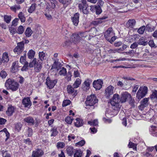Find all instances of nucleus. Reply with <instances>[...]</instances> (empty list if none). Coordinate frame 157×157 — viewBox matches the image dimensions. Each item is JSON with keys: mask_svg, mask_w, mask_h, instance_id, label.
I'll return each instance as SVG.
<instances>
[{"mask_svg": "<svg viewBox=\"0 0 157 157\" xmlns=\"http://www.w3.org/2000/svg\"><path fill=\"white\" fill-rule=\"evenodd\" d=\"M14 108L13 106H10L8 107V110L6 111V113L8 115L10 116L12 115L14 112Z\"/></svg>", "mask_w": 157, "mask_h": 157, "instance_id": "obj_29", "label": "nucleus"}, {"mask_svg": "<svg viewBox=\"0 0 157 157\" xmlns=\"http://www.w3.org/2000/svg\"><path fill=\"white\" fill-rule=\"evenodd\" d=\"M145 53L143 56V57L144 58H151L150 56L151 54L150 53L148 50L147 49H146L145 50Z\"/></svg>", "mask_w": 157, "mask_h": 157, "instance_id": "obj_39", "label": "nucleus"}, {"mask_svg": "<svg viewBox=\"0 0 157 157\" xmlns=\"http://www.w3.org/2000/svg\"><path fill=\"white\" fill-rule=\"evenodd\" d=\"M26 54H25L24 56H21L20 59V62L23 64H25L26 63L27 61H26Z\"/></svg>", "mask_w": 157, "mask_h": 157, "instance_id": "obj_38", "label": "nucleus"}, {"mask_svg": "<svg viewBox=\"0 0 157 157\" xmlns=\"http://www.w3.org/2000/svg\"><path fill=\"white\" fill-rule=\"evenodd\" d=\"M11 16L8 15H5L4 17V21L7 23L10 22L11 21Z\"/></svg>", "mask_w": 157, "mask_h": 157, "instance_id": "obj_46", "label": "nucleus"}, {"mask_svg": "<svg viewBox=\"0 0 157 157\" xmlns=\"http://www.w3.org/2000/svg\"><path fill=\"white\" fill-rule=\"evenodd\" d=\"M51 4V8L54 9L56 7V4L57 2L56 0H49Z\"/></svg>", "mask_w": 157, "mask_h": 157, "instance_id": "obj_57", "label": "nucleus"}, {"mask_svg": "<svg viewBox=\"0 0 157 157\" xmlns=\"http://www.w3.org/2000/svg\"><path fill=\"white\" fill-rule=\"evenodd\" d=\"M102 22V21L101 19L96 20L92 21L91 22V24L94 25H97L101 23Z\"/></svg>", "mask_w": 157, "mask_h": 157, "instance_id": "obj_47", "label": "nucleus"}, {"mask_svg": "<svg viewBox=\"0 0 157 157\" xmlns=\"http://www.w3.org/2000/svg\"><path fill=\"white\" fill-rule=\"evenodd\" d=\"M7 75V74L5 71H2L1 72V76L2 78H6Z\"/></svg>", "mask_w": 157, "mask_h": 157, "instance_id": "obj_59", "label": "nucleus"}, {"mask_svg": "<svg viewBox=\"0 0 157 157\" xmlns=\"http://www.w3.org/2000/svg\"><path fill=\"white\" fill-rule=\"evenodd\" d=\"M57 82L56 79H53L49 77H47L46 79V84L49 89L53 88Z\"/></svg>", "mask_w": 157, "mask_h": 157, "instance_id": "obj_5", "label": "nucleus"}, {"mask_svg": "<svg viewBox=\"0 0 157 157\" xmlns=\"http://www.w3.org/2000/svg\"><path fill=\"white\" fill-rule=\"evenodd\" d=\"M147 91L148 88L147 86H141L136 93V98L139 100L141 99L147 94Z\"/></svg>", "mask_w": 157, "mask_h": 157, "instance_id": "obj_4", "label": "nucleus"}, {"mask_svg": "<svg viewBox=\"0 0 157 157\" xmlns=\"http://www.w3.org/2000/svg\"><path fill=\"white\" fill-rule=\"evenodd\" d=\"M113 35L114 33L112 28H109L105 32L104 36L107 40H109L110 38Z\"/></svg>", "mask_w": 157, "mask_h": 157, "instance_id": "obj_10", "label": "nucleus"}, {"mask_svg": "<svg viewBox=\"0 0 157 157\" xmlns=\"http://www.w3.org/2000/svg\"><path fill=\"white\" fill-rule=\"evenodd\" d=\"M18 63V62L16 61L13 63L11 68V71L12 72H15L18 71V68L20 67Z\"/></svg>", "mask_w": 157, "mask_h": 157, "instance_id": "obj_18", "label": "nucleus"}, {"mask_svg": "<svg viewBox=\"0 0 157 157\" xmlns=\"http://www.w3.org/2000/svg\"><path fill=\"white\" fill-rule=\"evenodd\" d=\"M88 123L90 125L96 126L98 125V121L97 119H95L93 121H90L88 122Z\"/></svg>", "mask_w": 157, "mask_h": 157, "instance_id": "obj_41", "label": "nucleus"}, {"mask_svg": "<svg viewBox=\"0 0 157 157\" xmlns=\"http://www.w3.org/2000/svg\"><path fill=\"white\" fill-rule=\"evenodd\" d=\"M24 45L23 41L18 43L17 46L14 49V52H17V54H20L24 50Z\"/></svg>", "mask_w": 157, "mask_h": 157, "instance_id": "obj_7", "label": "nucleus"}, {"mask_svg": "<svg viewBox=\"0 0 157 157\" xmlns=\"http://www.w3.org/2000/svg\"><path fill=\"white\" fill-rule=\"evenodd\" d=\"M103 84L102 81L101 79H98L94 81L93 85V87L97 90H99L102 87Z\"/></svg>", "mask_w": 157, "mask_h": 157, "instance_id": "obj_9", "label": "nucleus"}, {"mask_svg": "<svg viewBox=\"0 0 157 157\" xmlns=\"http://www.w3.org/2000/svg\"><path fill=\"white\" fill-rule=\"evenodd\" d=\"M18 17L22 22H24L25 21V18L24 14L22 12L19 13L18 14Z\"/></svg>", "mask_w": 157, "mask_h": 157, "instance_id": "obj_32", "label": "nucleus"}, {"mask_svg": "<svg viewBox=\"0 0 157 157\" xmlns=\"http://www.w3.org/2000/svg\"><path fill=\"white\" fill-rule=\"evenodd\" d=\"M81 83V80L79 78H78L76 79V81H75V82L73 84V86L75 88H78L79 85Z\"/></svg>", "mask_w": 157, "mask_h": 157, "instance_id": "obj_30", "label": "nucleus"}, {"mask_svg": "<svg viewBox=\"0 0 157 157\" xmlns=\"http://www.w3.org/2000/svg\"><path fill=\"white\" fill-rule=\"evenodd\" d=\"M24 31V29L23 26L21 25L18 28L17 33L19 34H22Z\"/></svg>", "mask_w": 157, "mask_h": 157, "instance_id": "obj_51", "label": "nucleus"}, {"mask_svg": "<svg viewBox=\"0 0 157 157\" xmlns=\"http://www.w3.org/2000/svg\"><path fill=\"white\" fill-rule=\"evenodd\" d=\"M91 82V81L88 79L86 80L84 82L82 86L84 90H86L89 89Z\"/></svg>", "mask_w": 157, "mask_h": 157, "instance_id": "obj_16", "label": "nucleus"}, {"mask_svg": "<svg viewBox=\"0 0 157 157\" xmlns=\"http://www.w3.org/2000/svg\"><path fill=\"white\" fill-rule=\"evenodd\" d=\"M120 102H121V100L119 95L117 94H114L110 101V103L114 110L118 111L120 109V107L119 105Z\"/></svg>", "mask_w": 157, "mask_h": 157, "instance_id": "obj_2", "label": "nucleus"}, {"mask_svg": "<svg viewBox=\"0 0 157 157\" xmlns=\"http://www.w3.org/2000/svg\"><path fill=\"white\" fill-rule=\"evenodd\" d=\"M2 156L3 157H10V155L7 151H5L2 152Z\"/></svg>", "mask_w": 157, "mask_h": 157, "instance_id": "obj_64", "label": "nucleus"}, {"mask_svg": "<svg viewBox=\"0 0 157 157\" xmlns=\"http://www.w3.org/2000/svg\"><path fill=\"white\" fill-rule=\"evenodd\" d=\"M74 88L72 87L71 85H68L67 86V90L68 93L70 94H72L75 90Z\"/></svg>", "mask_w": 157, "mask_h": 157, "instance_id": "obj_35", "label": "nucleus"}, {"mask_svg": "<svg viewBox=\"0 0 157 157\" xmlns=\"http://www.w3.org/2000/svg\"><path fill=\"white\" fill-rule=\"evenodd\" d=\"M36 58L34 59L33 61L29 63V66L30 67H33L36 64Z\"/></svg>", "mask_w": 157, "mask_h": 157, "instance_id": "obj_56", "label": "nucleus"}, {"mask_svg": "<svg viewBox=\"0 0 157 157\" xmlns=\"http://www.w3.org/2000/svg\"><path fill=\"white\" fill-rule=\"evenodd\" d=\"M71 76L72 75L71 72H68L65 78L68 81H69L71 80Z\"/></svg>", "mask_w": 157, "mask_h": 157, "instance_id": "obj_58", "label": "nucleus"}, {"mask_svg": "<svg viewBox=\"0 0 157 157\" xmlns=\"http://www.w3.org/2000/svg\"><path fill=\"white\" fill-rule=\"evenodd\" d=\"M79 14L76 13L71 17V20L74 25L77 26L79 22Z\"/></svg>", "mask_w": 157, "mask_h": 157, "instance_id": "obj_12", "label": "nucleus"}, {"mask_svg": "<svg viewBox=\"0 0 157 157\" xmlns=\"http://www.w3.org/2000/svg\"><path fill=\"white\" fill-rule=\"evenodd\" d=\"M67 73L66 69L64 67H62L61 70L59 72V74L61 75L65 76Z\"/></svg>", "mask_w": 157, "mask_h": 157, "instance_id": "obj_42", "label": "nucleus"}, {"mask_svg": "<svg viewBox=\"0 0 157 157\" xmlns=\"http://www.w3.org/2000/svg\"><path fill=\"white\" fill-rule=\"evenodd\" d=\"M50 132H51V136H56L58 133V132L56 128H52Z\"/></svg>", "mask_w": 157, "mask_h": 157, "instance_id": "obj_36", "label": "nucleus"}, {"mask_svg": "<svg viewBox=\"0 0 157 157\" xmlns=\"http://www.w3.org/2000/svg\"><path fill=\"white\" fill-rule=\"evenodd\" d=\"M149 100V98H144L140 101V105L139 107V109L142 110L145 107H146L148 105V101Z\"/></svg>", "mask_w": 157, "mask_h": 157, "instance_id": "obj_11", "label": "nucleus"}, {"mask_svg": "<svg viewBox=\"0 0 157 157\" xmlns=\"http://www.w3.org/2000/svg\"><path fill=\"white\" fill-rule=\"evenodd\" d=\"M131 98V95L127 92L122 93L121 98V103L126 102L127 100Z\"/></svg>", "mask_w": 157, "mask_h": 157, "instance_id": "obj_8", "label": "nucleus"}, {"mask_svg": "<svg viewBox=\"0 0 157 157\" xmlns=\"http://www.w3.org/2000/svg\"><path fill=\"white\" fill-rule=\"evenodd\" d=\"M83 155L82 151L80 150H76L74 153V157H82Z\"/></svg>", "mask_w": 157, "mask_h": 157, "instance_id": "obj_26", "label": "nucleus"}, {"mask_svg": "<svg viewBox=\"0 0 157 157\" xmlns=\"http://www.w3.org/2000/svg\"><path fill=\"white\" fill-rule=\"evenodd\" d=\"M147 41H145L143 37L140 38L138 40V44L145 46L147 44Z\"/></svg>", "mask_w": 157, "mask_h": 157, "instance_id": "obj_31", "label": "nucleus"}, {"mask_svg": "<svg viewBox=\"0 0 157 157\" xmlns=\"http://www.w3.org/2000/svg\"><path fill=\"white\" fill-rule=\"evenodd\" d=\"M128 147L129 148H132L133 149L136 150V144H134L131 142H129L128 145Z\"/></svg>", "mask_w": 157, "mask_h": 157, "instance_id": "obj_45", "label": "nucleus"}, {"mask_svg": "<svg viewBox=\"0 0 157 157\" xmlns=\"http://www.w3.org/2000/svg\"><path fill=\"white\" fill-rule=\"evenodd\" d=\"M75 126L78 127L83 125V121L82 120L79 118H77L74 122Z\"/></svg>", "mask_w": 157, "mask_h": 157, "instance_id": "obj_19", "label": "nucleus"}, {"mask_svg": "<svg viewBox=\"0 0 157 157\" xmlns=\"http://www.w3.org/2000/svg\"><path fill=\"white\" fill-rule=\"evenodd\" d=\"M108 53L109 54L115 53L117 52V49H110L109 50H108Z\"/></svg>", "mask_w": 157, "mask_h": 157, "instance_id": "obj_61", "label": "nucleus"}, {"mask_svg": "<svg viewBox=\"0 0 157 157\" xmlns=\"http://www.w3.org/2000/svg\"><path fill=\"white\" fill-rule=\"evenodd\" d=\"M66 150L67 153L69 156H71L73 155L74 148L72 146H68Z\"/></svg>", "mask_w": 157, "mask_h": 157, "instance_id": "obj_23", "label": "nucleus"}, {"mask_svg": "<svg viewBox=\"0 0 157 157\" xmlns=\"http://www.w3.org/2000/svg\"><path fill=\"white\" fill-rule=\"evenodd\" d=\"M27 132H28V136L29 137L31 136L33 133V131L32 129L29 128L27 130Z\"/></svg>", "mask_w": 157, "mask_h": 157, "instance_id": "obj_63", "label": "nucleus"}, {"mask_svg": "<svg viewBox=\"0 0 157 157\" xmlns=\"http://www.w3.org/2000/svg\"><path fill=\"white\" fill-rule=\"evenodd\" d=\"M98 101V100L96 96L94 95L91 94L87 97L85 103L86 106H92V109H94V105L97 103Z\"/></svg>", "mask_w": 157, "mask_h": 157, "instance_id": "obj_3", "label": "nucleus"}, {"mask_svg": "<svg viewBox=\"0 0 157 157\" xmlns=\"http://www.w3.org/2000/svg\"><path fill=\"white\" fill-rule=\"evenodd\" d=\"M65 146V144L63 142H59L57 143V147L58 148H62Z\"/></svg>", "mask_w": 157, "mask_h": 157, "instance_id": "obj_49", "label": "nucleus"}, {"mask_svg": "<svg viewBox=\"0 0 157 157\" xmlns=\"http://www.w3.org/2000/svg\"><path fill=\"white\" fill-rule=\"evenodd\" d=\"M151 99L154 101L157 102V91L155 90L153 92L151 96Z\"/></svg>", "mask_w": 157, "mask_h": 157, "instance_id": "obj_25", "label": "nucleus"}, {"mask_svg": "<svg viewBox=\"0 0 157 157\" xmlns=\"http://www.w3.org/2000/svg\"><path fill=\"white\" fill-rule=\"evenodd\" d=\"M95 12L97 14H99L101 13L102 12V10L100 6H96Z\"/></svg>", "mask_w": 157, "mask_h": 157, "instance_id": "obj_54", "label": "nucleus"}, {"mask_svg": "<svg viewBox=\"0 0 157 157\" xmlns=\"http://www.w3.org/2000/svg\"><path fill=\"white\" fill-rule=\"evenodd\" d=\"M123 114H124L123 113H121L120 114V117L121 119L123 118L122 124L124 126H126L127 125V122L126 119L124 118V117L123 118H122L121 117V115Z\"/></svg>", "mask_w": 157, "mask_h": 157, "instance_id": "obj_50", "label": "nucleus"}, {"mask_svg": "<svg viewBox=\"0 0 157 157\" xmlns=\"http://www.w3.org/2000/svg\"><path fill=\"white\" fill-rule=\"evenodd\" d=\"M114 87L110 85L108 86L105 90V95L107 98H109L114 91Z\"/></svg>", "mask_w": 157, "mask_h": 157, "instance_id": "obj_6", "label": "nucleus"}, {"mask_svg": "<svg viewBox=\"0 0 157 157\" xmlns=\"http://www.w3.org/2000/svg\"><path fill=\"white\" fill-rule=\"evenodd\" d=\"M22 125L21 123H18L15 124V129L18 131H19L22 127Z\"/></svg>", "mask_w": 157, "mask_h": 157, "instance_id": "obj_55", "label": "nucleus"}, {"mask_svg": "<svg viewBox=\"0 0 157 157\" xmlns=\"http://www.w3.org/2000/svg\"><path fill=\"white\" fill-rule=\"evenodd\" d=\"M38 54L39 58L41 61H43L45 59V54L43 52H39Z\"/></svg>", "mask_w": 157, "mask_h": 157, "instance_id": "obj_34", "label": "nucleus"}, {"mask_svg": "<svg viewBox=\"0 0 157 157\" xmlns=\"http://www.w3.org/2000/svg\"><path fill=\"white\" fill-rule=\"evenodd\" d=\"M60 67L61 66L60 63L56 61L54 62V63L52 65V68H56L58 70Z\"/></svg>", "mask_w": 157, "mask_h": 157, "instance_id": "obj_33", "label": "nucleus"}, {"mask_svg": "<svg viewBox=\"0 0 157 157\" xmlns=\"http://www.w3.org/2000/svg\"><path fill=\"white\" fill-rule=\"evenodd\" d=\"M25 121L30 125L34 124L35 123V120L33 117H28L24 119Z\"/></svg>", "mask_w": 157, "mask_h": 157, "instance_id": "obj_20", "label": "nucleus"}, {"mask_svg": "<svg viewBox=\"0 0 157 157\" xmlns=\"http://www.w3.org/2000/svg\"><path fill=\"white\" fill-rule=\"evenodd\" d=\"M5 86L8 89L13 91L17 90L19 86V83L12 79H8L6 82Z\"/></svg>", "mask_w": 157, "mask_h": 157, "instance_id": "obj_1", "label": "nucleus"}, {"mask_svg": "<svg viewBox=\"0 0 157 157\" xmlns=\"http://www.w3.org/2000/svg\"><path fill=\"white\" fill-rule=\"evenodd\" d=\"M73 119L70 117H67L65 119V121L68 124H71Z\"/></svg>", "mask_w": 157, "mask_h": 157, "instance_id": "obj_44", "label": "nucleus"}, {"mask_svg": "<svg viewBox=\"0 0 157 157\" xmlns=\"http://www.w3.org/2000/svg\"><path fill=\"white\" fill-rule=\"evenodd\" d=\"M83 1L84 2L85 4L83 5L84 6H82V12L84 13L87 14L88 13V10L87 9V5L86 4V1Z\"/></svg>", "mask_w": 157, "mask_h": 157, "instance_id": "obj_37", "label": "nucleus"}, {"mask_svg": "<svg viewBox=\"0 0 157 157\" xmlns=\"http://www.w3.org/2000/svg\"><path fill=\"white\" fill-rule=\"evenodd\" d=\"M71 102L69 100H65L63 101L62 106L63 107L69 105Z\"/></svg>", "mask_w": 157, "mask_h": 157, "instance_id": "obj_53", "label": "nucleus"}, {"mask_svg": "<svg viewBox=\"0 0 157 157\" xmlns=\"http://www.w3.org/2000/svg\"><path fill=\"white\" fill-rule=\"evenodd\" d=\"M1 135H2L3 136H5L6 137V140H7L10 137V133L7 131L6 128H4L3 130H1Z\"/></svg>", "mask_w": 157, "mask_h": 157, "instance_id": "obj_22", "label": "nucleus"}, {"mask_svg": "<svg viewBox=\"0 0 157 157\" xmlns=\"http://www.w3.org/2000/svg\"><path fill=\"white\" fill-rule=\"evenodd\" d=\"M68 140L69 141H71L72 140H74L75 139V136L71 134L68 136L67 137Z\"/></svg>", "mask_w": 157, "mask_h": 157, "instance_id": "obj_62", "label": "nucleus"}, {"mask_svg": "<svg viewBox=\"0 0 157 157\" xmlns=\"http://www.w3.org/2000/svg\"><path fill=\"white\" fill-rule=\"evenodd\" d=\"M22 103L25 107H30L32 104L30 98L28 97L24 98Z\"/></svg>", "mask_w": 157, "mask_h": 157, "instance_id": "obj_14", "label": "nucleus"}, {"mask_svg": "<svg viewBox=\"0 0 157 157\" xmlns=\"http://www.w3.org/2000/svg\"><path fill=\"white\" fill-rule=\"evenodd\" d=\"M71 40L74 42L75 44H76L79 42L80 40V38L79 37L78 33L73 34L71 37Z\"/></svg>", "mask_w": 157, "mask_h": 157, "instance_id": "obj_15", "label": "nucleus"}, {"mask_svg": "<svg viewBox=\"0 0 157 157\" xmlns=\"http://www.w3.org/2000/svg\"><path fill=\"white\" fill-rule=\"evenodd\" d=\"M138 46L137 43L135 42L131 45L130 47L131 48L134 49L137 47Z\"/></svg>", "mask_w": 157, "mask_h": 157, "instance_id": "obj_60", "label": "nucleus"}, {"mask_svg": "<svg viewBox=\"0 0 157 157\" xmlns=\"http://www.w3.org/2000/svg\"><path fill=\"white\" fill-rule=\"evenodd\" d=\"M44 154V151L40 149H37L33 152L32 157H40Z\"/></svg>", "mask_w": 157, "mask_h": 157, "instance_id": "obj_13", "label": "nucleus"}, {"mask_svg": "<svg viewBox=\"0 0 157 157\" xmlns=\"http://www.w3.org/2000/svg\"><path fill=\"white\" fill-rule=\"evenodd\" d=\"M9 61L8 54L7 52H5L2 56V61L4 63H7Z\"/></svg>", "mask_w": 157, "mask_h": 157, "instance_id": "obj_21", "label": "nucleus"}, {"mask_svg": "<svg viewBox=\"0 0 157 157\" xmlns=\"http://www.w3.org/2000/svg\"><path fill=\"white\" fill-rule=\"evenodd\" d=\"M35 54V52L32 49L30 50L27 53L28 58L29 59H32L34 57Z\"/></svg>", "mask_w": 157, "mask_h": 157, "instance_id": "obj_24", "label": "nucleus"}, {"mask_svg": "<svg viewBox=\"0 0 157 157\" xmlns=\"http://www.w3.org/2000/svg\"><path fill=\"white\" fill-rule=\"evenodd\" d=\"M36 5L35 4H32L30 6V8L28 10V12L30 13L33 12L35 9Z\"/></svg>", "mask_w": 157, "mask_h": 157, "instance_id": "obj_48", "label": "nucleus"}, {"mask_svg": "<svg viewBox=\"0 0 157 157\" xmlns=\"http://www.w3.org/2000/svg\"><path fill=\"white\" fill-rule=\"evenodd\" d=\"M20 5H14L10 7V8L11 10L15 12H16V11L17 10H18L20 9Z\"/></svg>", "mask_w": 157, "mask_h": 157, "instance_id": "obj_40", "label": "nucleus"}, {"mask_svg": "<svg viewBox=\"0 0 157 157\" xmlns=\"http://www.w3.org/2000/svg\"><path fill=\"white\" fill-rule=\"evenodd\" d=\"M136 21L134 19L129 20L126 23V26L128 28H133L136 24Z\"/></svg>", "mask_w": 157, "mask_h": 157, "instance_id": "obj_17", "label": "nucleus"}, {"mask_svg": "<svg viewBox=\"0 0 157 157\" xmlns=\"http://www.w3.org/2000/svg\"><path fill=\"white\" fill-rule=\"evenodd\" d=\"M145 30V26H143L139 29L138 30V32L140 34H143Z\"/></svg>", "mask_w": 157, "mask_h": 157, "instance_id": "obj_52", "label": "nucleus"}, {"mask_svg": "<svg viewBox=\"0 0 157 157\" xmlns=\"http://www.w3.org/2000/svg\"><path fill=\"white\" fill-rule=\"evenodd\" d=\"M85 143V142L84 140H82L80 141L77 142L75 144L76 146L77 147H82L84 145Z\"/></svg>", "mask_w": 157, "mask_h": 157, "instance_id": "obj_43", "label": "nucleus"}, {"mask_svg": "<svg viewBox=\"0 0 157 157\" xmlns=\"http://www.w3.org/2000/svg\"><path fill=\"white\" fill-rule=\"evenodd\" d=\"M42 65L40 63H36L35 66V70L36 72H40L42 68Z\"/></svg>", "mask_w": 157, "mask_h": 157, "instance_id": "obj_28", "label": "nucleus"}, {"mask_svg": "<svg viewBox=\"0 0 157 157\" xmlns=\"http://www.w3.org/2000/svg\"><path fill=\"white\" fill-rule=\"evenodd\" d=\"M33 33V31L29 27H28L26 29L25 32V34L26 37H29Z\"/></svg>", "mask_w": 157, "mask_h": 157, "instance_id": "obj_27", "label": "nucleus"}]
</instances>
